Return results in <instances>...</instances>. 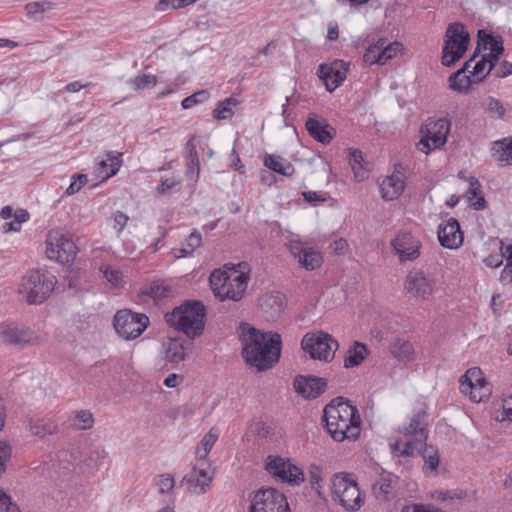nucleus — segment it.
Listing matches in <instances>:
<instances>
[{
    "mask_svg": "<svg viewBox=\"0 0 512 512\" xmlns=\"http://www.w3.org/2000/svg\"><path fill=\"white\" fill-rule=\"evenodd\" d=\"M192 345L190 339L186 340L182 337H169L163 341L162 349L165 360L172 364H178L185 360L186 351Z\"/></svg>",
    "mask_w": 512,
    "mask_h": 512,
    "instance_id": "412c9836",
    "label": "nucleus"
},
{
    "mask_svg": "<svg viewBox=\"0 0 512 512\" xmlns=\"http://www.w3.org/2000/svg\"><path fill=\"white\" fill-rule=\"evenodd\" d=\"M449 87L458 92H467L471 86L470 76L464 74L463 70H458L449 77Z\"/></svg>",
    "mask_w": 512,
    "mask_h": 512,
    "instance_id": "37998d69",
    "label": "nucleus"
},
{
    "mask_svg": "<svg viewBox=\"0 0 512 512\" xmlns=\"http://www.w3.org/2000/svg\"><path fill=\"white\" fill-rule=\"evenodd\" d=\"M422 444L424 445L421 450V456L424 461L423 471L425 474H429V472L437 474V468L440 463L438 450L431 445H427L426 442Z\"/></svg>",
    "mask_w": 512,
    "mask_h": 512,
    "instance_id": "473e14b6",
    "label": "nucleus"
},
{
    "mask_svg": "<svg viewBox=\"0 0 512 512\" xmlns=\"http://www.w3.org/2000/svg\"><path fill=\"white\" fill-rule=\"evenodd\" d=\"M11 446L3 441H0V477L5 473L7 463L11 457Z\"/></svg>",
    "mask_w": 512,
    "mask_h": 512,
    "instance_id": "e2e57ef3",
    "label": "nucleus"
},
{
    "mask_svg": "<svg viewBox=\"0 0 512 512\" xmlns=\"http://www.w3.org/2000/svg\"><path fill=\"white\" fill-rule=\"evenodd\" d=\"M202 244L201 233L193 229L180 248L173 249L176 258L191 256Z\"/></svg>",
    "mask_w": 512,
    "mask_h": 512,
    "instance_id": "7c9ffc66",
    "label": "nucleus"
},
{
    "mask_svg": "<svg viewBox=\"0 0 512 512\" xmlns=\"http://www.w3.org/2000/svg\"><path fill=\"white\" fill-rule=\"evenodd\" d=\"M322 262L323 257L321 253L312 247L306 249V252L302 253V256L298 259L299 265L308 271H312L320 267Z\"/></svg>",
    "mask_w": 512,
    "mask_h": 512,
    "instance_id": "4c0bfd02",
    "label": "nucleus"
},
{
    "mask_svg": "<svg viewBox=\"0 0 512 512\" xmlns=\"http://www.w3.org/2000/svg\"><path fill=\"white\" fill-rule=\"evenodd\" d=\"M350 64L344 60L335 59L330 63L318 66L317 76L329 92L336 90L347 78Z\"/></svg>",
    "mask_w": 512,
    "mask_h": 512,
    "instance_id": "f8f14e48",
    "label": "nucleus"
},
{
    "mask_svg": "<svg viewBox=\"0 0 512 512\" xmlns=\"http://www.w3.org/2000/svg\"><path fill=\"white\" fill-rule=\"evenodd\" d=\"M194 139L195 136H192L185 145L186 176L197 180L200 172V162Z\"/></svg>",
    "mask_w": 512,
    "mask_h": 512,
    "instance_id": "c756f323",
    "label": "nucleus"
},
{
    "mask_svg": "<svg viewBox=\"0 0 512 512\" xmlns=\"http://www.w3.org/2000/svg\"><path fill=\"white\" fill-rule=\"evenodd\" d=\"M339 344L330 334L319 331L306 333L301 340V348L308 353L312 359L330 362L334 358L335 351Z\"/></svg>",
    "mask_w": 512,
    "mask_h": 512,
    "instance_id": "0eeeda50",
    "label": "nucleus"
},
{
    "mask_svg": "<svg viewBox=\"0 0 512 512\" xmlns=\"http://www.w3.org/2000/svg\"><path fill=\"white\" fill-rule=\"evenodd\" d=\"M52 7L51 2L42 1V2H32L28 3L25 6L27 16L30 18H36L38 14L44 13L46 10Z\"/></svg>",
    "mask_w": 512,
    "mask_h": 512,
    "instance_id": "bf43d9fd",
    "label": "nucleus"
},
{
    "mask_svg": "<svg viewBox=\"0 0 512 512\" xmlns=\"http://www.w3.org/2000/svg\"><path fill=\"white\" fill-rule=\"evenodd\" d=\"M76 425L80 430L91 429L94 425L93 414L89 410H80L76 412Z\"/></svg>",
    "mask_w": 512,
    "mask_h": 512,
    "instance_id": "6e6d98bb",
    "label": "nucleus"
},
{
    "mask_svg": "<svg viewBox=\"0 0 512 512\" xmlns=\"http://www.w3.org/2000/svg\"><path fill=\"white\" fill-rule=\"evenodd\" d=\"M420 445H422V443L416 442L415 440L407 442L397 440L390 444V450L394 458L413 457L415 455V451L419 449Z\"/></svg>",
    "mask_w": 512,
    "mask_h": 512,
    "instance_id": "c9c22d12",
    "label": "nucleus"
},
{
    "mask_svg": "<svg viewBox=\"0 0 512 512\" xmlns=\"http://www.w3.org/2000/svg\"><path fill=\"white\" fill-rule=\"evenodd\" d=\"M286 306V297L281 292H270L259 299V307L266 321H276Z\"/></svg>",
    "mask_w": 512,
    "mask_h": 512,
    "instance_id": "6ab92c4d",
    "label": "nucleus"
},
{
    "mask_svg": "<svg viewBox=\"0 0 512 512\" xmlns=\"http://www.w3.org/2000/svg\"><path fill=\"white\" fill-rule=\"evenodd\" d=\"M134 90H144L147 88L154 87L157 83V78L154 75H138L130 80Z\"/></svg>",
    "mask_w": 512,
    "mask_h": 512,
    "instance_id": "864d4df0",
    "label": "nucleus"
},
{
    "mask_svg": "<svg viewBox=\"0 0 512 512\" xmlns=\"http://www.w3.org/2000/svg\"><path fill=\"white\" fill-rule=\"evenodd\" d=\"M0 340L5 344L19 347L39 343V337L32 329L16 323L0 325Z\"/></svg>",
    "mask_w": 512,
    "mask_h": 512,
    "instance_id": "ddd939ff",
    "label": "nucleus"
},
{
    "mask_svg": "<svg viewBox=\"0 0 512 512\" xmlns=\"http://www.w3.org/2000/svg\"><path fill=\"white\" fill-rule=\"evenodd\" d=\"M239 340L245 362L258 371H266L279 361L281 336L277 332L264 333L249 324H241Z\"/></svg>",
    "mask_w": 512,
    "mask_h": 512,
    "instance_id": "f257e3e1",
    "label": "nucleus"
},
{
    "mask_svg": "<svg viewBox=\"0 0 512 512\" xmlns=\"http://www.w3.org/2000/svg\"><path fill=\"white\" fill-rule=\"evenodd\" d=\"M437 234L441 246L445 248L457 249L463 243V232L455 218H450L445 224H440Z\"/></svg>",
    "mask_w": 512,
    "mask_h": 512,
    "instance_id": "aec40b11",
    "label": "nucleus"
},
{
    "mask_svg": "<svg viewBox=\"0 0 512 512\" xmlns=\"http://www.w3.org/2000/svg\"><path fill=\"white\" fill-rule=\"evenodd\" d=\"M205 318V305L198 300H187L165 314L166 323L183 332L190 340L202 335Z\"/></svg>",
    "mask_w": 512,
    "mask_h": 512,
    "instance_id": "7ed1b4c3",
    "label": "nucleus"
},
{
    "mask_svg": "<svg viewBox=\"0 0 512 512\" xmlns=\"http://www.w3.org/2000/svg\"><path fill=\"white\" fill-rule=\"evenodd\" d=\"M460 390L463 394L469 395L470 400L473 402L482 401L484 394H481V390L486 385V380L483 377L482 371L478 367L470 368L464 375L461 376Z\"/></svg>",
    "mask_w": 512,
    "mask_h": 512,
    "instance_id": "f3484780",
    "label": "nucleus"
},
{
    "mask_svg": "<svg viewBox=\"0 0 512 512\" xmlns=\"http://www.w3.org/2000/svg\"><path fill=\"white\" fill-rule=\"evenodd\" d=\"M211 481L212 478L208 476L205 469H198L196 467H193L182 479V483L189 484L191 491L196 494L205 493L206 487L210 485Z\"/></svg>",
    "mask_w": 512,
    "mask_h": 512,
    "instance_id": "393cba45",
    "label": "nucleus"
},
{
    "mask_svg": "<svg viewBox=\"0 0 512 512\" xmlns=\"http://www.w3.org/2000/svg\"><path fill=\"white\" fill-rule=\"evenodd\" d=\"M56 283V277L49 271L33 269L22 278L18 292L27 303L41 304L51 295Z\"/></svg>",
    "mask_w": 512,
    "mask_h": 512,
    "instance_id": "20e7f679",
    "label": "nucleus"
},
{
    "mask_svg": "<svg viewBox=\"0 0 512 512\" xmlns=\"http://www.w3.org/2000/svg\"><path fill=\"white\" fill-rule=\"evenodd\" d=\"M381 64L384 65L388 60L392 59L402 50V44L399 42L389 43L386 39H379Z\"/></svg>",
    "mask_w": 512,
    "mask_h": 512,
    "instance_id": "a18cd8bd",
    "label": "nucleus"
},
{
    "mask_svg": "<svg viewBox=\"0 0 512 512\" xmlns=\"http://www.w3.org/2000/svg\"><path fill=\"white\" fill-rule=\"evenodd\" d=\"M331 497L346 511H358L364 504L357 479L351 473H335L331 478Z\"/></svg>",
    "mask_w": 512,
    "mask_h": 512,
    "instance_id": "39448f33",
    "label": "nucleus"
},
{
    "mask_svg": "<svg viewBox=\"0 0 512 512\" xmlns=\"http://www.w3.org/2000/svg\"><path fill=\"white\" fill-rule=\"evenodd\" d=\"M305 127L309 135L322 144L330 143L335 133L334 128L325 121H319L315 117H309L306 120Z\"/></svg>",
    "mask_w": 512,
    "mask_h": 512,
    "instance_id": "b1692460",
    "label": "nucleus"
},
{
    "mask_svg": "<svg viewBox=\"0 0 512 512\" xmlns=\"http://www.w3.org/2000/svg\"><path fill=\"white\" fill-rule=\"evenodd\" d=\"M468 201L472 198H477L476 202L471 203L475 210H484L487 207V202L481 192V184L475 177L469 178V190L467 191Z\"/></svg>",
    "mask_w": 512,
    "mask_h": 512,
    "instance_id": "e433bc0d",
    "label": "nucleus"
},
{
    "mask_svg": "<svg viewBox=\"0 0 512 512\" xmlns=\"http://www.w3.org/2000/svg\"><path fill=\"white\" fill-rule=\"evenodd\" d=\"M309 482L311 488L318 494L321 495L322 489V469L317 465H311L309 470Z\"/></svg>",
    "mask_w": 512,
    "mask_h": 512,
    "instance_id": "4d7b16f0",
    "label": "nucleus"
},
{
    "mask_svg": "<svg viewBox=\"0 0 512 512\" xmlns=\"http://www.w3.org/2000/svg\"><path fill=\"white\" fill-rule=\"evenodd\" d=\"M478 41L476 50L480 52L481 47L483 49H489L490 52H494V55H502L504 52L503 47V39L499 35H492L491 33L486 32L485 30H479Z\"/></svg>",
    "mask_w": 512,
    "mask_h": 512,
    "instance_id": "cd10ccee",
    "label": "nucleus"
},
{
    "mask_svg": "<svg viewBox=\"0 0 512 512\" xmlns=\"http://www.w3.org/2000/svg\"><path fill=\"white\" fill-rule=\"evenodd\" d=\"M405 183L400 175H391L383 179L380 184L381 196L386 201L398 198L404 191Z\"/></svg>",
    "mask_w": 512,
    "mask_h": 512,
    "instance_id": "a878e982",
    "label": "nucleus"
},
{
    "mask_svg": "<svg viewBox=\"0 0 512 512\" xmlns=\"http://www.w3.org/2000/svg\"><path fill=\"white\" fill-rule=\"evenodd\" d=\"M29 220V213L25 209H18L14 213V219L10 222H6L2 226L3 232H18L21 229L22 223Z\"/></svg>",
    "mask_w": 512,
    "mask_h": 512,
    "instance_id": "de8ad7c7",
    "label": "nucleus"
},
{
    "mask_svg": "<svg viewBox=\"0 0 512 512\" xmlns=\"http://www.w3.org/2000/svg\"><path fill=\"white\" fill-rule=\"evenodd\" d=\"M491 154L501 165H512V137L492 142Z\"/></svg>",
    "mask_w": 512,
    "mask_h": 512,
    "instance_id": "c85d7f7f",
    "label": "nucleus"
},
{
    "mask_svg": "<svg viewBox=\"0 0 512 512\" xmlns=\"http://www.w3.org/2000/svg\"><path fill=\"white\" fill-rule=\"evenodd\" d=\"M279 479L292 486H298L304 482L305 477L303 471L288 460L286 467L284 468V473L281 474Z\"/></svg>",
    "mask_w": 512,
    "mask_h": 512,
    "instance_id": "ea45409f",
    "label": "nucleus"
},
{
    "mask_svg": "<svg viewBox=\"0 0 512 512\" xmlns=\"http://www.w3.org/2000/svg\"><path fill=\"white\" fill-rule=\"evenodd\" d=\"M108 159H97V165L99 166V174L103 180H106L114 176L119 170V161L117 157H112L111 153L107 154Z\"/></svg>",
    "mask_w": 512,
    "mask_h": 512,
    "instance_id": "a19ab883",
    "label": "nucleus"
},
{
    "mask_svg": "<svg viewBox=\"0 0 512 512\" xmlns=\"http://www.w3.org/2000/svg\"><path fill=\"white\" fill-rule=\"evenodd\" d=\"M323 421L327 432L337 441L356 440L361 431V417L356 406L342 397L331 400L324 408Z\"/></svg>",
    "mask_w": 512,
    "mask_h": 512,
    "instance_id": "f03ea898",
    "label": "nucleus"
},
{
    "mask_svg": "<svg viewBox=\"0 0 512 512\" xmlns=\"http://www.w3.org/2000/svg\"><path fill=\"white\" fill-rule=\"evenodd\" d=\"M287 462H288V460H286L280 456H276V457L269 456L267 458L265 469L273 477L279 478L281 476V474L284 473V468L286 467Z\"/></svg>",
    "mask_w": 512,
    "mask_h": 512,
    "instance_id": "49530a36",
    "label": "nucleus"
},
{
    "mask_svg": "<svg viewBox=\"0 0 512 512\" xmlns=\"http://www.w3.org/2000/svg\"><path fill=\"white\" fill-rule=\"evenodd\" d=\"M349 164L353 170L354 177L358 181H363L368 177L367 163L364 161L363 154L358 149H349Z\"/></svg>",
    "mask_w": 512,
    "mask_h": 512,
    "instance_id": "2f4dec72",
    "label": "nucleus"
},
{
    "mask_svg": "<svg viewBox=\"0 0 512 512\" xmlns=\"http://www.w3.org/2000/svg\"><path fill=\"white\" fill-rule=\"evenodd\" d=\"M264 165L271 171L285 177H291L295 173V168L287 159L266 153L264 156Z\"/></svg>",
    "mask_w": 512,
    "mask_h": 512,
    "instance_id": "bb28decb",
    "label": "nucleus"
},
{
    "mask_svg": "<svg viewBox=\"0 0 512 512\" xmlns=\"http://www.w3.org/2000/svg\"><path fill=\"white\" fill-rule=\"evenodd\" d=\"M100 271L105 279L113 286L117 287L121 284L122 273L119 269L108 264H103L100 266Z\"/></svg>",
    "mask_w": 512,
    "mask_h": 512,
    "instance_id": "603ef678",
    "label": "nucleus"
},
{
    "mask_svg": "<svg viewBox=\"0 0 512 512\" xmlns=\"http://www.w3.org/2000/svg\"><path fill=\"white\" fill-rule=\"evenodd\" d=\"M230 276V271H222L220 269H215L211 275H210V284L211 288L213 290V293L215 294V289L223 287L226 283L227 279Z\"/></svg>",
    "mask_w": 512,
    "mask_h": 512,
    "instance_id": "052dcab7",
    "label": "nucleus"
},
{
    "mask_svg": "<svg viewBox=\"0 0 512 512\" xmlns=\"http://www.w3.org/2000/svg\"><path fill=\"white\" fill-rule=\"evenodd\" d=\"M502 420L512 421V395L503 399Z\"/></svg>",
    "mask_w": 512,
    "mask_h": 512,
    "instance_id": "774afa93",
    "label": "nucleus"
},
{
    "mask_svg": "<svg viewBox=\"0 0 512 512\" xmlns=\"http://www.w3.org/2000/svg\"><path fill=\"white\" fill-rule=\"evenodd\" d=\"M435 281L420 269H412L408 272L404 289L413 298L427 299L434 291Z\"/></svg>",
    "mask_w": 512,
    "mask_h": 512,
    "instance_id": "4468645a",
    "label": "nucleus"
},
{
    "mask_svg": "<svg viewBox=\"0 0 512 512\" xmlns=\"http://www.w3.org/2000/svg\"><path fill=\"white\" fill-rule=\"evenodd\" d=\"M427 414L424 411H418L413 415L408 425L399 429L400 433L406 436H414L416 442L425 443L428 438Z\"/></svg>",
    "mask_w": 512,
    "mask_h": 512,
    "instance_id": "4be33fe9",
    "label": "nucleus"
},
{
    "mask_svg": "<svg viewBox=\"0 0 512 512\" xmlns=\"http://www.w3.org/2000/svg\"><path fill=\"white\" fill-rule=\"evenodd\" d=\"M501 254L503 258H506L507 264L503 272H506L509 270V272L512 274V242L510 244L505 245L502 242L501 246Z\"/></svg>",
    "mask_w": 512,
    "mask_h": 512,
    "instance_id": "69168bd1",
    "label": "nucleus"
},
{
    "mask_svg": "<svg viewBox=\"0 0 512 512\" xmlns=\"http://www.w3.org/2000/svg\"><path fill=\"white\" fill-rule=\"evenodd\" d=\"M391 354L399 361L409 362L413 356V345L410 341L398 338L390 346Z\"/></svg>",
    "mask_w": 512,
    "mask_h": 512,
    "instance_id": "f704fd0d",
    "label": "nucleus"
},
{
    "mask_svg": "<svg viewBox=\"0 0 512 512\" xmlns=\"http://www.w3.org/2000/svg\"><path fill=\"white\" fill-rule=\"evenodd\" d=\"M46 255L50 260L62 264L73 262L77 254L76 244L65 234L49 233L46 240Z\"/></svg>",
    "mask_w": 512,
    "mask_h": 512,
    "instance_id": "9b49d317",
    "label": "nucleus"
},
{
    "mask_svg": "<svg viewBox=\"0 0 512 512\" xmlns=\"http://www.w3.org/2000/svg\"><path fill=\"white\" fill-rule=\"evenodd\" d=\"M57 425L50 419H35L30 421V431L39 437L55 433Z\"/></svg>",
    "mask_w": 512,
    "mask_h": 512,
    "instance_id": "79ce46f5",
    "label": "nucleus"
},
{
    "mask_svg": "<svg viewBox=\"0 0 512 512\" xmlns=\"http://www.w3.org/2000/svg\"><path fill=\"white\" fill-rule=\"evenodd\" d=\"M470 36L461 23L448 26L442 49V64L446 67L454 65L465 53Z\"/></svg>",
    "mask_w": 512,
    "mask_h": 512,
    "instance_id": "423d86ee",
    "label": "nucleus"
},
{
    "mask_svg": "<svg viewBox=\"0 0 512 512\" xmlns=\"http://www.w3.org/2000/svg\"><path fill=\"white\" fill-rule=\"evenodd\" d=\"M368 355L367 346L361 342H355L348 350V355L344 359L345 368L359 366Z\"/></svg>",
    "mask_w": 512,
    "mask_h": 512,
    "instance_id": "72a5a7b5",
    "label": "nucleus"
},
{
    "mask_svg": "<svg viewBox=\"0 0 512 512\" xmlns=\"http://www.w3.org/2000/svg\"><path fill=\"white\" fill-rule=\"evenodd\" d=\"M150 321L146 314L131 310H119L113 319V326L120 337L125 340L138 338L148 327Z\"/></svg>",
    "mask_w": 512,
    "mask_h": 512,
    "instance_id": "6e6552de",
    "label": "nucleus"
},
{
    "mask_svg": "<svg viewBox=\"0 0 512 512\" xmlns=\"http://www.w3.org/2000/svg\"><path fill=\"white\" fill-rule=\"evenodd\" d=\"M488 66L486 56L481 57L477 62L474 63L472 70L470 71L473 77L477 78V81H482L488 74L485 69Z\"/></svg>",
    "mask_w": 512,
    "mask_h": 512,
    "instance_id": "0e129e2a",
    "label": "nucleus"
},
{
    "mask_svg": "<svg viewBox=\"0 0 512 512\" xmlns=\"http://www.w3.org/2000/svg\"><path fill=\"white\" fill-rule=\"evenodd\" d=\"M156 485L158 486V492L160 494H167L172 491L175 486L174 477L171 474H162L156 481Z\"/></svg>",
    "mask_w": 512,
    "mask_h": 512,
    "instance_id": "680f3d73",
    "label": "nucleus"
},
{
    "mask_svg": "<svg viewBox=\"0 0 512 512\" xmlns=\"http://www.w3.org/2000/svg\"><path fill=\"white\" fill-rule=\"evenodd\" d=\"M217 439L218 434L213 430H210L207 434H205L196 451L200 459H204L209 454Z\"/></svg>",
    "mask_w": 512,
    "mask_h": 512,
    "instance_id": "09e8293b",
    "label": "nucleus"
},
{
    "mask_svg": "<svg viewBox=\"0 0 512 512\" xmlns=\"http://www.w3.org/2000/svg\"><path fill=\"white\" fill-rule=\"evenodd\" d=\"M250 501L249 512H291L286 496L275 488L259 489Z\"/></svg>",
    "mask_w": 512,
    "mask_h": 512,
    "instance_id": "9d476101",
    "label": "nucleus"
},
{
    "mask_svg": "<svg viewBox=\"0 0 512 512\" xmlns=\"http://www.w3.org/2000/svg\"><path fill=\"white\" fill-rule=\"evenodd\" d=\"M295 391L305 399H315L327 388V380L313 375H298L294 379Z\"/></svg>",
    "mask_w": 512,
    "mask_h": 512,
    "instance_id": "a211bd4d",
    "label": "nucleus"
},
{
    "mask_svg": "<svg viewBox=\"0 0 512 512\" xmlns=\"http://www.w3.org/2000/svg\"><path fill=\"white\" fill-rule=\"evenodd\" d=\"M210 97V93L208 90H199L192 95L184 98L181 102V106L183 109H190L197 104H201L206 102Z\"/></svg>",
    "mask_w": 512,
    "mask_h": 512,
    "instance_id": "3c124183",
    "label": "nucleus"
},
{
    "mask_svg": "<svg viewBox=\"0 0 512 512\" xmlns=\"http://www.w3.org/2000/svg\"><path fill=\"white\" fill-rule=\"evenodd\" d=\"M249 276L235 269L230 270V276L223 287L215 289V297L220 301H240L247 289Z\"/></svg>",
    "mask_w": 512,
    "mask_h": 512,
    "instance_id": "2eb2a0df",
    "label": "nucleus"
},
{
    "mask_svg": "<svg viewBox=\"0 0 512 512\" xmlns=\"http://www.w3.org/2000/svg\"><path fill=\"white\" fill-rule=\"evenodd\" d=\"M398 478L389 472L383 471L373 484V494L378 500L389 501L393 498V491Z\"/></svg>",
    "mask_w": 512,
    "mask_h": 512,
    "instance_id": "5701e85b",
    "label": "nucleus"
},
{
    "mask_svg": "<svg viewBox=\"0 0 512 512\" xmlns=\"http://www.w3.org/2000/svg\"><path fill=\"white\" fill-rule=\"evenodd\" d=\"M144 294L151 297L154 301H161L168 298L171 294V287L164 282L156 281L144 291Z\"/></svg>",
    "mask_w": 512,
    "mask_h": 512,
    "instance_id": "c03bdc74",
    "label": "nucleus"
},
{
    "mask_svg": "<svg viewBox=\"0 0 512 512\" xmlns=\"http://www.w3.org/2000/svg\"><path fill=\"white\" fill-rule=\"evenodd\" d=\"M178 184H180V181L177 180L176 178L162 179L160 185L157 187V192L163 194L168 190L174 188Z\"/></svg>",
    "mask_w": 512,
    "mask_h": 512,
    "instance_id": "338daca9",
    "label": "nucleus"
},
{
    "mask_svg": "<svg viewBox=\"0 0 512 512\" xmlns=\"http://www.w3.org/2000/svg\"><path fill=\"white\" fill-rule=\"evenodd\" d=\"M238 104V99L232 96L220 101L213 110V118L217 120L230 119L234 115L233 107H236Z\"/></svg>",
    "mask_w": 512,
    "mask_h": 512,
    "instance_id": "58836bf2",
    "label": "nucleus"
},
{
    "mask_svg": "<svg viewBox=\"0 0 512 512\" xmlns=\"http://www.w3.org/2000/svg\"><path fill=\"white\" fill-rule=\"evenodd\" d=\"M485 108L492 117L501 118L505 114L502 103L493 97H488L485 100Z\"/></svg>",
    "mask_w": 512,
    "mask_h": 512,
    "instance_id": "13d9d810",
    "label": "nucleus"
},
{
    "mask_svg": "<svg viewBox=\"0 0 512 512\" xmlns=\"http://www.w3.org/2000/svg\"><path fill=\"white\" fill-rule=\"evenodd\" d=\"M450 127V121L445 117L438 119L428 118L424 125L425 134L417 144L418 149L428 154L433 149L444 146L450 132Z\"/></svg>",
    "mask_w": 512,
    "mask_h": 512,
    "instance_id": "1a4fd4ad",
    "label": "nucleus"
},
{
    "mask_svg": "<svg viewBox=\"0 0 512 512\" xmlns=\"http://www.w3.org/2000/svg\"><path fill=\"white\" fill-rule=\"evenodd\" d=\"M108 458V454L103 447L97 446L90 449L85 462L88 466L99 467L105 463Z\"/></svg>",
    "mask_w": 512,
    "mask_h": 512,
    "instance_id": "8fccbe9b",
    "label": "nucleus"
},
{
    "mask_svg": "<svg viewBox=\"0 0 512 512\" xmlns=\"http://www.w3.org/2000/svg\"><path fill=\"white\" fill-rule=\"evenodd\" d=\"M391 246L400 263L414 261L420 256L421 241L411 232L400 231L392 240Z\"/></svg>",
    "mask_w": 512,
    "mask_h": 512,
    "instance_id": "dca6fc26",
    "label": "nucleus"
},
{
    "mask_svg": "<svg viewBox=\"0 0 512 512\" xmlns=\"http://www.w3.org/2000/svg\"><path fill=\"white\" fill-rule=\"evenodd\" d=\"M380 42L379 40L370 45L364 52L363 61L368 65H382L381 64V53H380Z\"/></svg>",
    "mask_w": 512,
    "mask_h": 512,
    "instance_id": "5fc2aeb1",
    "label": "nucleus"
}]
</instances>
